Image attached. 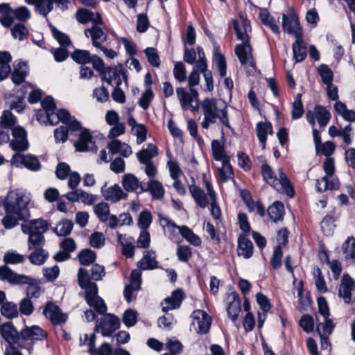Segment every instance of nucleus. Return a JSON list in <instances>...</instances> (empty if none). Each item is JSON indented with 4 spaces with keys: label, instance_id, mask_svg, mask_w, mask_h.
I'll return each instance as SVG.
<instances>
[{
    "label": "nucleus",
    "instance_id": "1",
    "mask_svg": "<svg viewBox=\"0 0 355 355\" xmlns=\"http://www.w3.org/2000/svg\"><path fill=\"white\" fill-rule=\"evenodd\" d=\"M30 202L31 196L24 191L15 189L9 191L3 203L6 211V216L2 219L3 226L10 229L27 216V207Z\"/></svg>",
    "mask_w": 355,
    "mask_h": 355
},
{
    "label": "nucleus",
    "instance_id": "2",
    "mask_svg": "<svg viewBox=\"0 0 355 355\" xmlns=\"http://www.w3.org/2000/svg\"><path fill=\"white\" fill-rule=\"evenodd\" d=\"M202 119L200 125L208 130L211 125H223L231 128L227 103L220 98H207L200 104Z\"/></svg>",
    "mask_w": 355,
    "mask_h": 355
},
{
    "label": "nucleus",
    "instance_id": "3",
    "mask_svg": "<svg viewBox=\"0 0 355 355\" xmlns=\"http://www.w3.org/2000/svg\"><path fill=\"white\" fill-rule=\"evenodd\" d=\"M42 109L36 114L38 121L42 123L56 125L61 121L68 125L71 130H80L81 125L74 116H71L65 109L57 110L53 98L51 96L46 97L41 103Z\"/></svg>",
    "mask_w": 355,
    "mask_h": 355
},
{
    "label": "nucleus",
    "instance_id": "4",
    "mask_svg": "<svg viewBox=\"0 0 355 355\" xmlns=\"http://www.w3.org/2000/svg\"><path fill=\"white\" fill-rule=\"evenodd\" d=\"M261 173L265 181L275 190L285 193L289 197L294 196L291 183L282 168H278L277 175L269 165L265 164L261 166Z\"/></svg>",
    "mask_w": 355,
    "mask_h": 355
},
{
    "label": "nucleus",
    "instance_id": "5",
    "mask_svg": "<svg viewBox=\"0 0 355 355\" xmlns=\"http://www.w3.org/2000/svg\"><path fill=\"white\" fill-rule=\"evenodd\" d=\"M49 223L42 218L24 221L21 225V230L28 234V243L31 245H44L45 242L44 234L48 230Z\"/></svg>",
    "mask_w": 355,
    "mask_h": 355
},
{
    "label": "nucleus",
    "instance_id": "6",
    "mask_svg": "<svg viewBox=\"0 0 355 355\" xmlns=\"http://www.w3.org/2000/svg\"><path fill=\"white\" fill-rule=\"evenodd\" d=\"M323 169L326 175L317 180L316 189L319 192L327 190H337L339 188L338 179L334 175L335 171L334 162L332 158L327 157L323 162Z\"/></svg>",
    "mask_w": 355,
    "mask_h": 355
},
{
    "label": "nucleus",
    "instance_id": "7",
    "mask_svg": "<svg viewBox=\"0 0 355 355\" xmlns=\"http://www.w3.org/2000/svg\"><path fill=\"white\" fill-rule=\"evenodd\" d=\"M82 288L85 290V300L87 304L93 307L99 314H104L107 311V306L104 300L97 295V285L91 282Z\"/></svg>",
    "mask_w": 355,
    "mask_h": 355
},
{
    "label": "nucleus",
    "instance_id": "8",
    "mask_svg": "<svg viewBox=\"0 0 355 355\" xmlns=\"http://www.w3.org/2000/svg\"><path fill=\"white\" fill-rule=\"evenodd\" d=\"M120 327L119 319L112 314H105L96 321L95 331L101 333L103 336H110Z\"/></svg>",
    "mask_w": 355,
    "mask_h": 355
},
{
    "label": "nucleus",
    "instance_id": "9",
    "mask_svg": "<svg viewBox=\"0 0 355 355\" xmlns=\"http://www.w3.org/2000/svg\"><path fill=\"white\" fill-rule=\"evenodd\" d=\"M31 18V12L25 6H19L12 10L8 4V10L5 15L1 16L0 21L5 27H10L13 23V19H16L21 21H26Z\"/></svg>",
    "mask_w": 355,
    "mask_h": 355
},
{
    "label": "nucleus",
    "instance_id": "10",
    "mask_svg": "<svg viewBox=\"0 0 355 355\" xmlns=\"http://www.w3.org/2000/svg\"><path fill=\"white\" fill-rule=\"evenodd\" d=\"M11 164L17 168L24 166L33 171H37L41 168V164L37 157L30 154L15 153L11 159Z\"/></svg>",
    "mask_w": 355,
    "mask_h": 355
},
{
    "label": "nucleus",
    "instance_id": "11",
    "mask_svg": "<svg viewBox=\"0 0 355 355\" xmlns=\"http://www.w3.org/2000/svg\"><path fill=\"white\" fill-rule=\"evenodd\" d=\"M192 326L197 334H207L211 327V317L202 310H196L192 313Z\"/></svg>",
    "mask_w": 355,
    "mask_h": 355
},
{
    "label": "nucleus",
    "instance_id": "12",
    "mask_svg": "<svg viewBox=\"0 0 355 355\" xmlns=\"http://www.w3.org/2000/svg\"><path fill=\"white\" fill-rule=\"evenodd\" d=\"M282 28L285 32L295 37L302 35L298 17L293 10L282 15Z\"/></svg>",
    "mask_w": 355,
    "mask_h": 355
},
{
    "label": "nucleus",
    "instance_id": "13",
    "mask_svg": "<svg viewBox=\"0 0 355 355\" xmlns=\"http://www.w3.org/2000/svg\"><path fill=\"white\" fill-rule=\"evenodd\" d=\"M235 47V53L241 64L245 68L251 67L254 69L255 63L252 54V47L250 44V40L241 41Z\"/></svg>",
    "mask_w": 355,
    "mask_h": 355
},
{
    "label": "nucleus",
    "instance_id": "14",
    "mask_svg": "<svg viewBox=\"0 0 355 355\" xmlns=\"http://www.w3.org/2000/svg\"><path fill=\"white\" fill-rule=\"evenodd\" d=\"M176 94L182 109L186 110L188 105L191 106L193 111L198 109V93L196 89L191 87L188 92L184 88L178 87Z\"/></svg>",
    "mask_w": 355,
    "mask_h": 355
},
{
    "label": "nucleus",
    "instance_id": "15",
    "mask_svg": "<svg viewBox=\"0 0 355 355\" xmlns=\"http://www.w3.org/2000/svg\"><path fill=\"white\" fill-rule=\"evenodd\" d=\"M231 24L238 40L241 41L250 40L248 33L251 31V26L250 21L244 15H240L239 18L232 19Z\"/></svg>",
    "mask_w": 355,
    "mask_h": 355
},
{
    "label": "nucleus",
    "instance_id": "16",
    "mask_svg": "<svg viewBox=\"0 0 355 355\" xmlns=\"http://www.w3.org/2000/svg\"><path fill=\"white\" fill-rule=\"evenodd\" d=\"M103 24L101 20V23L92 25L91 28L85 31V35L87 37H91L92 44L96 48L101 47V43L104 42L107 39V35L103 29Z\"/></svg>",
    "mask_w": 355,
    "mask_h": 355
},
{
    "label": "nucleus",
    "instance_id": "17",
    "mask_svg": "<svg viewBox=\"0 0 355 355\" xmlns=\"http://www.w3.org/2000/svg\"><path fill=\"white\" fill-rule=\"evenodd\" d=\"M354 290V281L348 274H344L341 278L338 296L343 298L346 304H349L352 301V292Z\"/></svg>",
    "mask_w": 355,
    "mask_h": 355
},
{
    "label": "nucleus",
    "instance_id": "18",
    "mask_svg": "<svg viewBox=\"0 0 355 355\" xmlns=\"http://www.w3.org/2000/svg\"><path fill=\"white\" fill-rule=\"evenodd\" d=\"M141 284V272L139 270L135 269L132 271L130 275V284L126 285L123 291L124 297L126 301L130 303L133 299V291H137L140 289Z\"/></svg>",
    "mask_w": 355,
    "mask_h": 355
},
{
    "label": "nucleus",
    "instance_id": "19",
    "mask_svg": "<svg viewBox=\"0 0 355 355\" xmlns=\"http://www.w3.org/2000/svg\"><path fill=\"white\" fill-rule=\"evenodd\" d=\"M74 146L76 150L81 152L93 150L95 148L94 141L89 130L81 129Z\"/></svg>",
    "mask_w": 355,
    "mask_h": 355
},
{
    "label": "nucleus",
    "instance_id": "20",
    "mask_svg": "<svg viewBox=\"0 0 355 355\" xmlns=\"http://www.w3.org/2000/svg\"><path fill=\"white\" fill-rule=\"evenodd\" d=\"M43 313L54 324L63 323L67 319V315L62 313L60 309L51 302L46 304Z\"/></svg>",
    "mask_w": 355,
    "mask_h": 355
},
{
    "label": "nucleus",
    "instance_id": "21",
    "mask_svg": "<svg viewBox=\"0 0 355 355\" xmlns=\"http://www.w3.org/2000/svg\"><path fill=\"white\" fill-rule=\"evenodd\" d=\"M102 78L110 85L119 86L122 78H125L121 67L107 68L102 72Z\"/></svg>",
    "mask_w": 355,
    "mask_h": 355
},
{
    "label": "nucleus",
    "instance_id": "22",
    "mask_svg": "<svg viewBox=\"0 0 355 355\" xmlns=\"http://www.w3.org/2000/svg\"><path fill=\"white\" fill-rule=\"evenodd\" d=\"M0 279L13 284H21L29 280L28 276L17 274L6 266L0 267Z\"/></svg>",
    "mask_w": 355,
    "mask_h": 355
},
{
    "label": "nucleus",
    "instance_id": "23",
    "mask_svg": "<svg viewBox=\"0 0 355 355\" xmlns=\"http://www.w3.org/2000/svg\"><path fill=\"white\" fill-rule=\"evenodd\" d=\"M228 306L227 311L229 317L234 323L238 318L239 313L241 312V300L239 295L236 292L230 293L227 297Z\"/></svg>",
    "mask_w": 355,
    "mask_h": 355
},
{
    "label": "nucleus",
    "instance_id": "24",
    "mask_svg": "<svg viewBox=\"0 0 355 355\" xmlns=\"http://www.w3.org/2000/svg\"><path fill=\"white\" fill-rule=\"evenodd\" d=\"M101 192L104 198L112 202L125 199L128 196V194L118 184H114L109 187L104 186L101 188Z\"/></svg>",
    "mask_w": 355,
    "mask_h": 355
},
{
    "label": "nucleus",
    "instance_id": "25",
    "mask_svg": "<svg viewBox=\"0 0 355 355\" xmlns=\"http://www.w3.org/2000/svg\"><path fill=\"white\" fill-rule=\"evenodd\" d=\"M184 298L183 292L180 289H177L172 292L171 296L167 297L162 302V309L164 312L169 310L175 309L180 307Z\"/></svg>",
    "mask_w": 355,
    "mask_h": 355
},
{
    "label": "nucleus",
    "instance_id": "26",
    "mask_svg": "<svg viewBox=\"0 0 355 355\" xmlns=\"http://www.w3.org/2000/svg\"><path fill=\"white\" fill-rule=\"evenodd\" d=\"M13 66L14 69L11 73V79L14 84L19 85L25 80L28 73V67L25 62L21 60H16Z\"/></svg>",
    "mask_w": 355,
    "mask_h": 355
},
{
    "label": "nucleus",
    "instance_id": "27",
    "mask_svg": "<svg viewBox=\"0 0 355 355\" xmlns=\"http://www.w3.org/2000/svg\"><path fill=\"white\" fill-rule=\"evenodd\" d=\"M146 191H149L153 198L157 200L162 199L165 193L162 183L154 179L150 180L147 184L144 183V186L141 187V191L139 193Z\"/></svg>",
    "mask_w": 355,
    "mask_h": 355
},
{
    "label": "nucleus",
    "instance_id": "28",
    "mask_svg": "<svg viewBox=\"0 0 355 355\" xmlns=\"http://www.w3.org/2000/svg\"><path fill=\"white\" fill-rule=\"evenodd\" d=\"M43 245H36L28 243V250H33L28 259L34 265H42L48 257V253L42 248Z\"/></svg>",
    "mask_w": 355,
    "mask_h": 355
},
{
    "label": "nucleus",
    "instance_id": "29",
    "mask_svg": "<svg viewBox=\"0 0 355 355\" xmlns=\"http://www.w3.org/2000/svg\"><path fill=\"white\" fill-rule=\"evenodd\" d=\"M107 148L112 154H119L124 157H128L132 153L131 147L119 139L111 140L107 144Z\"/></svg>",
    "mask_w": 355,
    "mask_h": 355
},
{
    "label": "nucleus",
    "instance_id": "30",
    "mask_svg": "<svg viewBox=\"0 0 355 355\" xmlns=\"http://www.w3.org/2000/svg\"><path fill=\"white\" fill-rule=\"evenodd\" d=\"M0 334L2 338L8 344L16 343L19 338L18 331L10 322H6L0 326Z\"/></svg>",
    "mask_w": 355,
    "mask_h": 355
},
{
    "label": "nucleus",
    "instance_id": "31",
    "mask_svg": "<svg viewBox=\"0 0 355 355\" xmlns=\"http://www.w3.org/2000/svg\"><path fill=\"white\" fill-rule=\"evenodd\" d=\"M252 243L248 239L246 234H241L238 239V255L244 259H249L252 257Z\"/></svg>",
    "mask_w": 355,
    "mask_h": 355
},
{
    "label": "nucleus",
    "instance_id": "32",
    "mask_svg": "<svg viewBox=\"0 0 355 355\" xmlns=\"http://www.w3.org/2000/svg\"><path fill=\"white\" fill-rule=\"evenodd\" d=\"M333 321H327L326 324H318L316 329L321 339V347L323 349H327L329 343L328 341L329 336L332 333L334 329Z\"/></svg>",
    "mask_w": 355,
    "mask_h": 355
},
{
    "label": "nucleus",
    "instance_id": "33",
    "mask_svg": "<svg viewBox=\"0 0 355 355\" xmlns=\"http://www.w3.org/2000/svg\"><path fill=\"white\" fill-rule=\"evenodd\" d=\"M20 337L24 340H42L46 337V333L39 326L26 327L20 332Z\"/></svg>",
    "mask_w": 355,
    "mask_h": 355
},
{
    "label": "nucleus",
    "instance_id": "34",
    "mask_svg": "<svg viewBox=\"0 0 355 355\" xmlns=\"http://www.w3.org/2000/svg\"><path fill=\"white\" fill-rule=\"evenodd\" d=\"M189 191L195 202L201 208H205L210 203L208 193L205 194L204 191L198 186L194 184L190 185Z\"/></svg>",
    "mask_w": 355,
    "mask_h": 355
},
{
    "label": "nucleus",
    "instance_id": "35",
    "mask_svg": "<svg viewBox=\"0 0 355 355\" xmlns=\"http://www.w3.org/2000/svg\"><path fill=\"white\" fill-rule=\"evenodd\" d=\"M77 20L81 24L92 22V25L101 22V17L98 12L87 9H80L76 13Z\"/></svg>",
    "mask_w": 355,
    "mask_h": 355
},
{
    "label": "nucleus",
    "instance_id": "36",
    "mask_svg": "<svg viewBox=\"0 0 355 355\" xmlns=\"http://www.w3.org/2000/svg\"><path fill=\"white\" fill-rule=\"evenodd\" d=\"M155 252L153 250L145 251L144 256L137 263V266L141 270H153L157 267L155 259Z\"/></svg>",
    "mask_w": 355,
    "mask_h": 355
},
{
    "label": "nucleus",
    "instance_id": "37",
    "mask_svg": "<svg viewBox=\"0 0 355 355\" xmlns=\"http://www.w3.org/2000/svg\"><path fill=\"white\" fill-rule=\"evenodd\" d=\"M122 185L124 189L128 192L141 191V187L144 186V182H140L138 178L131 173L123 175L122 178Z\"/></svg>",
    "mask_w": 355,
    "mask_h": 355
},
{
    "label": "nucleus",
    "instance_id": "38",
    "mask_svg": "<svg viewBox=\"0 0 355 355\" xmlns=\"http://www.w3.org/2000/svg\"><path fill=\"white\" fill-rule=\"evenodd\" d=\"M12 61L11 55L7 51H0V81L6 79L10 73V63Z\"/></svg>",
    "mask_w": 355,
    "mask_h": 355
},
{
    "label": "nucleus",
    "instance_id": "39",
    "mask_svg": "<svg viewBox=\"0 0 355 355\" xmlns=\"http://www.w3.org/2000/svg\"><path fill=\"white\" fill-rule=\"evenodd\" d=\"M293 53L297 62H301L305 59L307 49L304 44L302 35L295 37V42L293 44Z\"/></svg>",
    "mask_w": 355,
    "mask_h": 355
},
{
    "label": "nucleus",
    "instance_id": "40",
    "mask_svg": "<svg viewBox=\"0 0 355 355\" xmlns=\"http://www.w3.org/2000/svg\"><path fill=\"white\" fill-rule=\"evenodd\" d=\"M212 156L215 160L223 162L230 161V157L227 155L223 144L218 140H213L211 141Z\"/></svg>",
    "mask_w": 355,
    "mask_h": 355
},
{
    "label": "nucleus",
    "instance_id": "41",
    "mask_svg": "<svg viewBox=\"0 0 355 355\" xmlns=\"http://www.w3.org/2000/svg\"><path fill=\"white\" fill-rule=\"evenodd\" d=\"M334 110L345 121L348 122H355V111L349 110L347 105L338 101L334 104Z\"/></svg>",
    "mask_w": 355,
    "mask_h": 355
},
{
    "label": "nucleus",
    "instance_id": "42",
    "mask_svg": "<svg viewBox=\"0 0 355 355\" xmlns=\"http://www.w3.org/2000/svg\"><path fill=\"white\" fill-rule=\"evenodd\" d=\"M259 18L261 22L268 26L275 34L280 33V28L268 11L266 9L261 10L259 12Z\"/></svg>",
    "mask_w": 355,
    "mask_h": 355
},
{
    "label": "nucleus",
    "instance_id": "43",
    "mask_svg": "<svg viewBox=\"0 0 355 355\" xmlns=\"http://www.w3.org/2000/svg\"><path fill=\"white\" fill-rule=\"evenodd\" d=\"M257 135L261 144L262 148H265L266 141L268 134L272 133V125L269 123L259 122L257 125Z\"/></svg>",
    "mask_w": 355,
    "mask_h": 355
},
{
    "label": "nucleus",
    "instance_id": "44",
    "mask_svg": "<svg viewBox=\"0 0 355 355\" xmlns=\"http://www.w3.org/2000/svg\"><path fill=\"white\" fill-rule=\"evenodd\" d=\"M157 155V148L149 144L146 149H143L137 153V157L141 163L151 162V159Z\"/></svg>",
    "mask_w": 355,
    "mask_h": 355
},
{
    "label": "nucleus",
    "instance_id": "45",
    "mask_svg": "<svg viewBox=\"0 0 355 355\" xmlns=\"http://www.w3.org/2000/svg\"><path fill=\"white\" fill-rule=\"evenodd\" d=\"M205 187L210 198L211 214L215 218H218L220 216V210L216 205V194L213 190L211 184L207 180H205Z\"/></svg>",
    "mask_w": 355,
    "mask_h": 355
},
{
    "label": "nucleus",
    "instance_id": "46",
    "mask_svg": "<svg viewBox=\"0 0 355 355\" xmlns=\"http://www.w3.org/2000/svg\"><path fill=\"white\" fill-rule=\"evenodd\" d=\"M268 214L271 220L277 222L282 220L284 214V206L282 202L276 201L268 209Z\"/></svg>",
    "mask_w": 355,
    "mask_h": 355
},
{
    "label": "nucleus",
    "instance_id": "47",
    "mask_svg": "<svg viewBox=\"0 0 355 355\" xmlns=\"http://www.w3.org/2000/svg\"><path fill=\"white\" fill-rule=\"evenodd\" d=\"M218 177L220 182H226L232 178L233 171L230 161L220 162V165L216 166Z\"/></svg>",
    "mask_w": 355,
    "mask_h": 355
},
{
    "label": "nucleus",
    "instance_id": "48",
    "mask_svg": "<svg viewBox=\"0 0 355 355\" xmlns=\"http://www.w3.org/2000/svg\"><path fill=\"white\" fill-rule=\"evenodd\" d=\"M180 234L184 239L195 246H198L201 244L200 237L195 234L187 226H181Z\"/></svg>",
    "mask_w": 355,
    "mask_h": 355
},
{
    "label": "nucleus",
    "instance_id": "49",
    "mask_svg": "<svg viewBox=\"0 0 355 355\" xmlns=\"http://www.w3.org/2000/svg\"><path fill=\"white\" fill-rule=\"evenodd\" d=\"M73 227L71 220L64 219L59 222L54 229L55 233L60 236H65L69 235Z\"/></svg>",
    "mask_w": 355,
    "mask_h": 355
},
{
    "label": "nucleus",
    "instance_id": "50",
    "mask_svg": "<svg viewBox=\"0 0 355 355\" xmlns=\"http://www.w3.org/2000/svg\"><path fill=\"white\" fill-rule=\"evenodd\" d=\"M243 199L250 211H255L260 216H263L265 214V209L263 205L257 201L254 202L249 193L243 196Z\"/></svg>",
    "mask_w": 355,
    "mask_h": 355
},
{
    "label": "nucleus",
    "instance_id": "51",
    "mask_svg": "<svg viewBox=\"0 0 355 355\" xmlns=\"http://www.w3.org/2000/svg\"><path fill=\"white\" fill-rule=\"evenodd\" d=\"M17 118L9 110H4L0 115V123L5 128L12 129L17 123Z\"/></svg>",
    "mask_w": 355,
    "mask_h": 355
},
{
    "label": "nucleus",
    "instance_id": "52",
    "mask_svg": "<svg viewBox=\"0 0 355 355\" xmlns=\"http://www.w3.org/2000/svg\"><path fill=\"white\" fill-rule=\"evenodd\" d=\"M162 224L165 232L169 234L171 239H174L178 233L180 234L181 226L177 225L174 222L167 218H163L161 220Z\"/></svg>",
    "mask_w": 355,
    "mask_h": 355
},
{
    "label": "nucleus",
    "instance_id": "53",
    "mask_svg": "<svg viewBox=\"0 0 355 355\" xmlns=\"http://www.w3.org/2000/svg\"><path fill=\"white\" fill-rule=\"evenodd\" d=\"M196 49L198 53V59L194 63L195 66L193 70L205 73V71H209L207 69V64L205 53L202 48L200 46H198Z\"/></svg>",
    "mask_w": 355,
    "mask_h": 355
},
{
    "label": "nucleus",
    "instance_id": "54",
    "mask_svg": "<svg viewBox=\"0 0 355 355\" xmlns=\"http://www.w3.org/2000/svg\"><path fill=\"white\" fill-rule=\"evenodd\" d=\"M318 312L323 317V322H319L318 324H326L327 321H332L329 319L330 315L329 308L326 299L324 297H320L318 298Z\"/></svg>",
    "mask_w": 355,
    "mask_h": 355
},
{
    "label": "nucleus",
    "instance_id": "55",
    "mask_svg": "<svg viewBox=\"0 0 355 355\" xmlns=\"http://www.w3.org/2000/svg\"><path fill=\"white\" fill-rule=\"evenodd\" d=\"M304 113L303 104L302 103V95L297 94L293 103L291 116L293 120L299 119Z\"/></svg>",
    "mask_w": 355,
    "mask_h": 355
},
{
    "label": "nucleus",
    "instance_id": "56",
    "mask_svg": "<svg viewBox=\"0 0 355 355\" xmlns=\"http://www.w3.org/2000/svg\"><path fill=\"white\" fill-rule=\"evenodd\" d=\"M153 216L147 209L143 210L138 216L137 225L141 230H147L152 223Z\"/></svg>",
    "mask_w": 355,
    "mask_h": 355
},
{
    "label": "nucleus",
    "instance_id": "57",
    "mask_svg": "<svg viewBox=\"0 0 355 355\" xmlns=\"http://www.w3.org/2000/svg\"><path fill=\"white\" fill-rule=\"evenodd\" d=\"M94 211L101 221L105 222L108 220L110 207L107 203L100 202L96 204L94 207Z\"/></svg>",
    "mask_w": 355,
    "mask_h": 355
},
{
    "label": "nucleus",
    "instance_id": "58",
    "mask_svg": "<svg viewBox=\"0 0 355 355\" xmlns=\"http://www.w3.org/2000/svg\"><path fill=\"white\" fill-rule=\"evenodd\" d=\"M25 257L15 250L8 251L3 256V261L7 264H18L23 263Z\"/></svg>",
    "mask_w": 355,
    "mask_h": 355
},
{
    "label": "nucleus",
    "instance_id": "59",
    "mask_svg": "<svg viewBox=\"0 0 355 355\" xmlns=\"http://www.w3.org/2000/svg\"><path fill=\"white\" fill-rule=\"evenodd\" d=\"M28 279L29 280L27 281L28 282H24L21 284L28 285L26 293L28 297H39L42 293L40 286L37 284L35 279H33L29 276Z\"/></svg>",
    "mask_w": 355,
    "mask_h": 355
},
{
    "label": "nucleus",
    "instance_id": "60",
    "mask_svg": "<svg viewBox=\"0 0 355 355\" xmlns=\"http://www.w3.org/2000/svg\"><path fill=\"white\" fill-rule=\"evenodd\" d=\"M315 118L319 125L322 127H324L330 119V114L324 107L316 106Z\"/></svg>",
    "mask_w": 355,
    "mask_h": 355
},
{
    "label": "nucleus",
    "instance_id": "61",
    "mask_svg": "<svg viewBox=\"0 0 355 355\" xmlns=\"http://www.w3.org/2000/svg\"><path fill=\"white\" fill-rule=\"evenodd\" d=\"M318 71L324 84L327 85L332 83L334 73L333 71L328 67L327 65H320L318 69Z\"/></svg>",
    "mask_w": 355,
    "mask_h": 355
},
{
    "label": "nucleus",
    "instance_id": "62",
    "mask_svg": "<svg viewBox=\"0 0 355 355\" xmlns=\"http://www.w3.org/2000/svg\"><path fill=\"white\" fill-rule=\"evenodd\" d=\"M343 250L347 259L355 258V239L349 237L343 245Z\"/></svg>",
    "mask_w": 355,
    "mask_h": 355
},
{
    "label": "nucleus",
    "instance_id": "63",
    "mask_svg": "<svg viewBox=\"0 0 355 355\" xmlns=\"http://www.w3.org/2000/svg\"><path fill=\"white\" fill-rule=\"evenodd\" d=\"M10 146L15 151L26 150L29 146L27 137H13L10 143Z\"/></svg>",
    "mask_w": 355,
    "mask_h": 355
},
{
    "label": "nucleus",
    "instance_id": "64",
    "mask_svg": "<svg viewBox=\"0 0 355 355\" xmlns=\"http://www.w3.org/2000/svg\"><path fill=\"white\" fill-rule=\"evenodd\" d=\"M1 313L8 318H15L18 315L17 305L12 302L4 303L1 306Z\"/></svg>",
    "mask_w": 355,
    "mask_h": 355
}]
</instances>
